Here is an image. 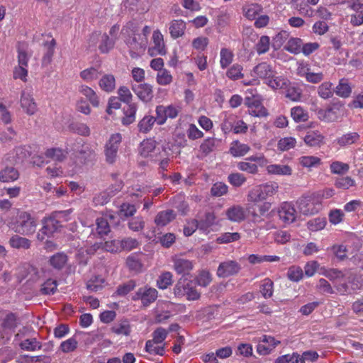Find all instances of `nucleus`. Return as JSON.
I'll use <instances>...</instances> for the list:
<instances>
[{"label":"nucleus","instance_id":"f257e3e1","mask_svg":"<svg viewBox=\"0 0 363 363\" xmlns=\"http://www.w3.org/2000/svg\"><path fill=\"white\" fill-rule=\"evenodd\" d=\"M8 226L16 233L28 236L35 232L37 221L29 213L18 211L16 218L9 222Z\"/></svg>","mask_w":363,"mask_h":363},{"label":"nucleus","instance_id":"f03ea898","mask_svg":"<svg viewBox=\"0 0 363 363\" xmlns=\"http://www.w3.org/2000/svg\"><path fill=\"white\" fill-rule=\"evenodd\" d=\"M322 196L313 193L299 198L297 206L299 211L303 215H313L319 211L321 207Z\"/></svg>","mask_w":363,"mask_h":363},{"label":"nucleus","instance_id":"7ed1b4c3","mask_svg":"<svg viewBox=\"0 0 363 363\" xmlns=\"http://www.w3.org/2000/svg\"><path fill=\"white\" fill-rule=\"evenodd\" d=\"M174 294L177 297L186 296L189 301H196L201 297V294L196 290L191 281L186 278H181L174 287Z\"/></svg>","mask_w":363,"mask_h":363},{"label":"nucleus","instance_id":"20e7f679","mask_svg":"<svg viewBox=\"0 0 363 363\" xmlns=\"http://www.w3.org/2000/svg\"><path fill=\"white\" fill-rule=\"evenodd\" d=\"M59 213H51L42 220L43 227L37 234L38 240L43 241L45 236H50L62 228V224L57 220Z\"/></svg>","mask_w":363,"mask_h":363},{"label":"nucleus","instance_id":"39448f33","mask_svg":"<svg viewBox=\"0 0 363 363\" xmlns=\"http://www.w3.org/2000/svg\"><path fill=\"white\" fill-rule=\"evenodd\" d=\"M125 43L129 49L130 57L136 58L145 52L147 45V38H142L140 35L137 34L126 37Z\"/></svg>","mask_w":363,"mask_h":363},{"label":"nucleus","instance_id":"423d86ee","mask_svg":"<svg viewBox=\"0 0 363 363\" xmlns=\"http://www.w3.org/2000/svg\"><path fill=\"white\" fill-rule=\"evenodd\" d=\"M182 109V106L177 104L157 106L155 112L157 116V124H164L167 118H176L179 116V113H181Z\"/></svg>","mask_w":363,"mask_h":363},{"label":"nucleus","instance_id":"0eeeda50","mask_svg":"<svg viewBox=\"0 0 363 363\" xmlns=\"http://www.w3.org/2000/svg\"><path fill=\"white\" fill-rule=\"evenodd\" d=\"M344 106L342 104H333L325 109H319L318 118L326 123H332L338 120L343 115Z\"/></svg>","mask_w":363,"mask_h":363},{"label":"nucleus","instance_id":"6e6552de","mask_svg":"<svg viewBox=\"0 0 363 363\" xmlns=\"http://www.w3.org/2000/svg\"><path fill=\"white\" fill-rule=\"evenodd\" d=\"M241 269V264L236 260L227 259L219 264L216 275L220 278L235 276L240 273Z\"/></svg>","mask_w":363,"mask_h":363},{"label":"nucleus","instance_id":"1a4fd4ad","mask_svg":"<svg viewBox=\"0 0 363 363\" xmlns=\"http://www.w3.org/2000/svg\"><path fill=\"white\" fill-rule=\"evenodd\" d=\"M157 291L151 287H141L133 296V301L141 300L143 306L147 307L153 303L157 298Z\"/></svg>","mask_w":363,"mask_h":363},{"label":"nucleus","instance_id":"9d476101","mask_svg":"<svg viewBox=\"0 0 363 363\" xmlns=\"http://www.w3.org/2000/svg\"><path fill=\"white\" fill-rule=\"evenodd\" d=\"M121 142V135L119 133L111 136L105 147V155L106 161L112 164L116 161L119 144Z\"/></svg>","mask_w":363,"mask_h":363},{"label":"nucleus","instance_id":"9b49d317","mask_svg":"<svg viewBox=\"0 0 363 363\" xmlns=\"http://www.w3.org/2000/svg\"><path fill=\"white\" fill-rule=\"evenodd\" d=\"M245 105L248 108L250 115L255 117H264L268 115L267 110L262 103L254 97H245Z\"/></svg>","mask_w":363,"mask_h":363},{"label":"nucleus","instance_id":"f8f14e48","mask_svg":"<svg viewBox=\"0 0 363 363\" xmlns=\"http://www.w3.org/2000/svg\"><path fill=\"white\" fill-rule=\"evenodd\" d=\"M152 40L154 45L150 48L148 52L151 56L153 55H164L166 54V48L164 41V37L159 29L153 31Z\"/></svg>","mask_w":363,"mask_h":363},{"label":"nucleus","instance_id":"ddd939ff","mask_svg":"<svg viewBox=\"0 0 363 363\" xmlns=\"http://www.w3.org/2000/svg\"><path fill=\"white\" fill-rule=\"evenodd\" d=\"M131 89L137 96L144 102H149L153 98L152 86L147 83L132 84Z\"/></svg>","mask_w":363,"mask_h":363},{"label":"nucleus","instance_id":"4468645a","mask_svg":"<svg viewBox=\"0 0 363 363\" xmlns=\"http://www.w3.org/2000/svg\"><path fill=\"white\" fill-rule=\"evenodd\" d=\"M278 214L279 218L286 224L295 221L296 218V211L291 203L284 202L280 206Z\"/></svg>","mask_w":363,"mask_h":363},{"label":"nucleus","instance_id":"2eb2a0df","mask_svg":"<svg viewBox=\"0 0 363 363\" xmlns=\"http://www.w3.org/2000/svg\"><path fill=\"white\" fill-rule=\"evenodd\" d=\"M173 268L179 274H189L194 268L193 262L178 256L172 257Z\"/></svg>","mask_w":363,"mask_h":363},{"label":"nucleus","instance_id":"dca6fc26","mask_svg":"<svg viewBox=\"0 0 363 363\" xmlns=\"http://www.w3.org/2000/svg\"><path fill=\"white\" fill-rule=\"evenodd\" d=\"M101 37V43L99 46V49L101 53H108L112 50L115 45V40L110 38L107 33L101 34L99 32H96L91 34V40L96 41Z\"/></svg>","mask_w":363,"mask_h":363},{"label":"nucleus","instance_id":"f3484780","mask_svg":"<svg viewBox=\"0 0 363 363\" xmlns=\"http://www.w3.org/2000/svg\"><path fill=\"white\" fill-rule=\"evenodd\" d=\"M225 215L232 222L240 223L245 220L247 212L240 205H233L226 210Z\"/></svg>","mask_w":363,"mask_h":363},{"label":"nucleus","instance_id":"a211bd4d","mask_svg":"<svg viewBox=\"0 0 363 363\" xmlns=\"http://www.w3.org/2000/svg\"><path fill=\"white\" fill-rule=\"evenodd\" d=\"M43 45V55L41 60V65L43 67H48L52 61V57L55 54V49L56 46V41L52 39L49 41H45Z\"/></svg>","mask_w":363,"mask_h":363},{"label":"nucleus","instance_id":"6ab92c4d","mask_svg":"<svg viewBox=\"0 0 363 363\" xmlns=\"http://www.w3.org/2000/svg\"><path fill=\"white\" fill-rule=\"evenodd\" d=\"M252 72L257 77L266 80V83L276 74L272 67L267 62L258 64L254 67Z\"/></svg>","mask_w":363,"mask_h":363},{"label":"nucleus","instance_id":"aec40b11","mask_svg":"<svg viewBox=\"0 0 363 363\" xmlns=\"http://www.w3.org/2000/svg\"><path fill=\"white\" fill-rule=\"evenodd\" d=\"M186 29V23L182 19H174L169 22V31L172 38L177 39L182 37Z\"/></svg>","mask_w":363,"mask_h":363},{"label":"nucleus","instance_id":"412c9836","mask_svg":"<svg viewBox=\"0 0 363 363\" xmlns=\"http://www.w3.org/2000/svg\"><path fill=\"white\" fill-rule=\"evenodd\" d=\"M177 217L174 210L168 209L160 211L155 218V223L157 227H164L173 221Z\"/></svg>","mask_w":363,"mask_h":363},{"label":"nucleus","instance_id":"4be33fe9","mask_svg":"<svg viewBox=\"0 0 363 363\" xmlns=\"http://www.w3.org/2000/svg\"><path fill=\"white\" fill-rule=\"evenodd\" d=\"M360 135L357 132L345 133L335 140V143L341 147H346L359 143Z\"/></svg>","mask_w":363,"mask_h":363},{"label":"nucleus","instance_id":"5701e85b","mask_svg":"<svg viewBox=\"0 0 363 363\" xmlns=\"http://www.w3.org/2000/svg\"><path fill=\"white\" fill-rule=\"evenodd\" d=\"M21 105L26 113L30 116L35 114L38 109L34 99L30 94L26 92L21 94Z\"/></svg>","mask_w":363,"mask_h":363},{"label":"nucleus","instance_id":"b1692460","mask_svg":"<svg viewBox=\"0 0 363 363\" xmlns=\"http://www.w3.org/2000/svg\"><path fill=\"white\" fill-rule=\"evenodd\" d=\"M298 74L301 77H305L308 82L313 84L320 82L324 77V75L322 72H311L310 68L304 67L298 69Z\"/></svg>","mask_w":363,"mask_h":363},{"label":"nucleus","instance_id":"393cba45","mask_svg":"<svg viewBox=\"0 0 363 363\" xmlns=\"http://www.w3.org/2000/svg\"><path fill=\"white\" fill-rule=\"evenodd\" d=\"M142 253H133L126 259V265L130 271L140 272L143 268Z\"/></svg>","mask_w":363,"mask_h":363},{"label":"nucleus","instance_id":"a878e982","mask_svg":"<svg viewBox=\"0 0 363 363\" xmlns=\"http://www.w3.org/2000/svg\"><path fill=\"white\" fill-rule=\"evenodd\" d=\"M99 86L106 92H112L116 88L115 77L111 74L103 75L99 81Z\"/></svg>","mask_w":363,"mask_h":363},{"label":"nucleus","instance_id":"bb28decb","mask_svg":"<svg viewBox=\"0 0 363 363\" xmlns=\"http://www.w3.org/2000/svg\"><path fill=\"white\" fill-rule=\"evenodd\" d=\"M137 109L136 104H127V106L123 108L124 116L121 119L123 125H128L135 121Z\"/></svg>","mask_w":363,"mask_h":363},{"label":"nucleus","instance_id":"cd10ccee","mask_svg":"<svg viewBox=\"0 0 363 363\" xmlns=\"http://www.w3.org/2000/svg\"><path fill=\"white\" fill-rule=\"evenodd\" d=\"M79 92L84 96L93 106H99V99L93 89L86 85H81L79 87Z\"/></svg>","mask_w":363,"mask_h":363},{"label":"nucleus","instance_id":"c85d7f7f","mask_svg":"<svg viewBox=\"0 0 363 363\" xmlns=\"http://www.w3.org/2000/svg\"><path fill=\"white\" fill-rule=\"evenodd\" d=\"M285 96L292 101H299L301 99L303 91L302 89L296 86L294 84L288 83L285 87Z\"/></svg>","mask_w":363,"mask_h":363},{"label":"nucleus","instance_id":"c756f323","mask_svg":"<svg viewBox=\"0 0 363 363\" xmlns=\"http://www.w3.org/2000/svg\"><path fill=\"white\" fill-rule=\"evenodd\" d=\"M250 150V148L247 144L235 140L231 143L229 152L233 157H238L244 156Z\"/></svg>","mask_w":363,"mask_h":363},{"label":"nucleus","instance_id":"7c9ffc66","mask_svg":"<svg viewBox=\"0 0 363 363\" xmlns=\"http://www.w3.org/2000/svg\"><path fill=\"white\" fill-rule=\"evenodd\" d=\"M9 245L13 248L28 250L31 246V241L26 238L15 235L10 238Z\"/></svg>","mask_w":363,"mask_h":363},{"label":"nucleus","instance_id":"2f4dec72","mask_svg":"<svg viewBox=\"0 0 363 363\" xmlns=\"http://www.w3.org/2000/svg\"><path fill=\"white\" fill-rule=\"evenodd\" d=\"M155 122L157 123V116H145L138 124V130L143 133H147L152 130Z\"/></svg>","mask_w":363,"mask_h":363},{"label":"nucleus","instance_id":"473e14b6","mask_svg":"<svg viewBox=\"0 0 363 363\" xmlns=\"http://www.w3.org/2000/svg\"><path fill=\"white\" fill-rule=\"evenodd\" d=\"M352 86L347 79H341L335 87V94L342 98H348L352 93Z\"/></svg>","mask_w":363,"mask_h":363},{"label":"nucleus","instance_id":"72a5a7b5","mask_svg":"<svg viewBox=\"0 0 363 363\" xmlns=\"http://www.w3.org/2000/svg\"><path fill=\"white\" fill-rule=\"evenodd\" d=\"M223 114V119L220 127L225 133H228L233 130L238 117L233 113H228L227 112H224Z\"/></svg>","mask_w":363,"mask_h":363},{"label":"nucleus","instance_id":"f704fd0d","mask_svg":"<svg viewBox=\"0 0 363 363\" xmlns=\"http://www.w3.org/2000/svg\"><path fill=\"white\" fill-rule=\"evenodd\" d=\"M19 177L17 169L13 167H6L0 171V181L2 182H10L16 180Z\"/></svg>","mask_w":363,"mask_h":363},{"label":"nucleus","instance_id":"c9c22d12","mask_svg":"<svg viewBox=\"0 0 363 363\" xmlns=\"http://www.w3.org/2000/svg\"><path fill=\"white\" fill-rule=\"evenodd\" d=\"M324 137L318 131H310L304 137V142L309 146H320Z\"/></svg>","mask_w":363,"mask_h":363},{"label":"nucleus","instance_id":"e433bc0d","mask_svg":"<svg viewBox=\"0 0 363 363\" xmlns=\"http://www.w3.org/2000/svg\"><path fill=\"white\" fill-rule=\"evenodd\" d=\"M291 116L296 123L306 122L309 118L308 111L300 106L291 109Z\"/></svg>","mask_w":363,"mask_h":363},{"label":"nucleus","instance_id":"4c0bfd02","mask_svg":"<svg viewBox=\"0 0 363 363\" xmlns=\"http://www.w3.org/2000/svg\"><path fill=\"white\" fill-rule=\"evenodd\" d=\"M156 141L152 139L144 140L140 147V153L143 157L151 156L152 152L156 148Z\"/></svg>","mask_w":363,"mask_h":363},{"label":"nucleus","instance_id":"58836bf2","mask_svg":"<svg viewBox=\"0 0 363 363\" xmlns=\"http://www.w3.org/2000/svg\"><path fill=\"white\" fill-rule=\"evenodd\" d=\"M262 11V6L258 4H250L243 7L244 15L250 20L255 19Z\"/></svg>","mask_w":363,"mask_h":363},{"label":"nucleus","instance_id":"ea45409f","mask_svg":"<svg viewBox=\"0 0 363 363\" xmlns=\"http://www.w3.org/2000/svg\"><path fill=\"white\" fill-rule=\"evenodd\" d=\"M101 72L96 67H91L82 70L79 73L80 77L86 82L96 80L101 75Z\"/></svg>","mask_w":363,"mask_h":363},{"label":"nucleus","instance_id":"a19ab883","mask_svg":"<svg viewBox=\"0 0 363 363\" xmlns=\"http://www.w3.org/2000/svg\"><path fill=\"white\" fill-rule=\"evenodd\" d=\"M303 41L299 38H291L289 39L284 49L292 54H298L301 52Z\"/></svg>","mask_w":363,"mask_h":363},{"label":"nucleus","instance_id":"79ce46f5","mask_svg":"<svg viewBox=\"0 0 363 363\" xmlns=\"http://www.w3.org/2000/svg\"><path fill=\"white\" fill-rule=\"evenodd\" d=\"M266 199L262 185L254 187L247 194V201L250 202H258Z\"/></svg>","mask_w":363,"mask_h":363},{"label":"nucleus","instance_id":"37998d69","mask_svg":"<svg viewBox=\"0 0 363 363\" xmlns=\"http://www.w3.org/2000/svg\"><path fill=\"white\" fill-rule=\"evenodd\" d=\"M267 169L269 174L279 175H291L292 172L289 166L284 164H270Z\"/></svg>","mask_w":363,"mask_h":363},{"label":"nucleus","instance_id":"c03bdc74","mask_svg":"<svg viewBox=\"0 0 363 363\" xmlns=\"http://www.w3.org/2000/svg\"><path fill=\"white\" fill-rule=\"evenodd\" d=\"M19 347L23 350L35 351L42 348V344L36 338H28L20 342Z\"/></svg>","mask_w":363,"mask_h":363},{"label":"nucleus","instance_id":"a18cd8bd","mask_svg":"<svg viewBox=\"0 0 363 363\" xmlns=\"http://www.w3.org/2000/svg\"><path fill=\"white\" fill-rule=\"evenodd\" d=\"M69 129L78 135L82 136H89L90 135V128L83 123L73 122L69 125Z\"/></svg>","mask_w":363,"mask_h":363},{"label":"nucleus","instance_id":"49530a36","mask_svg":"<svg viewBox=\"0 0 363 363\" xmlns=\"http://www.w3.org/2000/svg\"><path fill=\"white\" fill-rule=\"evenodd\" d=\"M111 330L117 335H129L130 333V327L127 320H121L114 324Z\"/></svg>","mask_w":363,"mask_h":363},{"label":"nucleus","instance_id":"de8ad7c7","mask_svg":"<svg viewBox=\"0 0 363 363\" xmlns=\"http://www.w3.org/2000/svg\"><path fill=\"white\" fill-rule=\"evenodd\" d=\"M67 257L65 253L58 252L52 255L50 259V264L55 269H61L65 265Z\"/></svg>","mask_w":363,"mask_h":363},{"label":"nucleus","instance_id":"09e8293b","mask_svg":"<svg viewBox=\"0 0 363 363\" xmlns=\"http://www.w3.org/2000/svg\"><path fill=\"white\" fill-rule=\"evenodd\" d=\"M96 232L101 236L106 235L111 231L110 225L106 217L98 218L96 220Z\"/></svg>","mask_w":363,"mask_h":363},{"label":"nucleus","instance_id":"8fccbe9b","mask_svg":"<svg viewBox=\"0 0 363 363\" xmlns=\"http://www.w3.org/2000/svg\"><path fill=\"white\" fill-rule=\"evenodd\" d=\"M67 152L60 148L48 149L45 152V156L54 161L62 162L67 157Z\"/></svg>","mask_w":363,"mask_h":363},{"label":"nucleus","instance_id":"3c124183","mask_svg":"<svg viewBox=\"0 0 363 363\" xmlns=\"http://www.w3.org/2000/svg\"><path fill=\"white\" fill-rule=\"evenodd\" d=\"M289 80L283 76H276L269 79L267 84L272 89H285L286 87Z\"/></svg>","mask_w":363,"mask_h":363},{"label":"nucleus","instance_id":"603ef678","mask_svg":"<svg viewBox=\"0 0 363 363\" xmlns=\"http://www.w3.org/2000/svg\"><path fill=\"white\" fill-rule=\"evenodd\" d=\"M274 283L269 279H264L260 286V292L264 298H271L274 291Z\"/></svg>","mask_w":363,"mask_h":363},{"label":"nucleus","instance_id":"864d4df0","mask_svg":"<svg viewBox=\"0 0 363 363\" xmlns=\"http://www.w3.org/2000/svg\"><path fill=\"white\" fill-rule=\"evenodd\" d=\"M333 84L330 82L322 83L318 89V94L320 97L328 99L333 96Z\"/></svg>","mask_w":363,"mask_h":363},{"label":"nucleus","instance_id":"5fc2aeb1","mask_svg":"<svg viewBox=\"0 0 363 363\" xmlns=\"http://www.w3.org/2000/svg\"><path fill=\"white\" fill-rule=\"evenodd\" d=\"M242 66L239 64H234L226 72V76L231 80H238L243 77Z\"/></svg>","mask_w":363,"mask_h":363},{"label":"nucleus","instance_id":"6e6d98bb","mask_svg":"<svg viewBox=\"0 0 363 363\" xmlns=\"http://www.w3.org/2000/svg\"><path fill=\"white\" fill-rule=\"evenodd\" d=\"M299 162L303 167L311 168L319 166L321 160L315 156H302L299 158Z\"/></svg>","mask_w":363,"mask_h":363},{"label":"nucleus","instance_id":"4d7b16f0","mask_svg":"<svg viewBox=\"0 0 363 363\" xmlns=\"http://www.w3.org/2000/svg\"><path fill=\"white\" fill-rule=\"evenodd\" d=\"M136 287V283L134 280H129L125 283L119 285L116 294L119 296H124L132 291Z\"/></svg>","mask_w":363,"mask_h":363},{"label":"nucleus","instance_id":"13d9d810","mask_svg":"<svg viewBox=\"0 0 363 363\" xmlns=\"http://www.w3.org/2000/svg\"><path fill=\"white\" fill-rule=\"evenodd\" d=\"M237 167L239 170L246 172L249 174H255L258 172V167L256 164L250 161H241L237 163Z\"/></svg>","mask_w":363,"mask_h":363},{"label":"nucleus","instance_id":"bf43d9fd","mask_svg":"<svg viewBox=\"0 0 363 363\" xmlns=\"http://www.w3.org/2000/svg\"><path fill=\"white\" fill-rule=\"evenodd\" d=\"M270 46V39L267 35H262L255 45V49L259 55L268 52Z\"/></svg>","mask_w":363,"mask_h":363},{"label":"nucleus","instance_id":"052dcab7","mask_svg":"<svg viewBox=\"0 0 363 363\" xmlns=\"http://www.w3.org/2000/svg\"><path fill=\"white\" fill-rule=\"evenodd\" d=\"M78 342L74 337H72L61 342L60 350L64 353L74 351L77 348Z\"/></svg>","mask_w":363,"mask_h":363},{"label":"nucleus","instance_id":"680f3d73","mask_svg":"<svg viewBox=\"0 0 363 363\" xmlns=\"http://www.w3.org/2000/svg\"><path fill=\"white\" fill-rule=\"evenodd\" d=\"M350 166L347 163H344L340 161L333 162L330 165V169L331 173L335 174H342L349 171Z\"/></svg>","mask_w":363,"mask_h":363},{"label":"nucleus","instance_id":"e2e57ef3","mask_svg":"<svg viewBox=\"0 0 363 363\" xmlns=\"http://www.w3.org/2000/svg\"><path fill=\"white\" fill-rule=\"evenodd\" d=\"M172 284V274L169 272L162 273L157 279V286L161 289H165Z\"/></svg>","mask_w":363,"mask_h":363},{"label":"nucleus","instance_id":"0e129e2a","mask_svg":"<svg viewBox=\"0 0 363 363\" xmlns=\"http://www.w3.org/2000/svg\"><path fill=\"white\" fill-rule=\"evenodd\" d=\"M287 277L292 281H299L303 278V269L298 266H291L287 271Z\"/></svg>","mask_w":363,"mask_h":363},{"label":"nucleus","instance_id":"69168bd1","mask_svg":"<svg viewBox=\"0 0 363 363\" xmlns=\"http://www.w3.org/2000/svg\"><path fill=\"white\" fill-rule=\"evenodd\" d=\"M354 185L355 181L348 176L337 178L335 182V186L342 189H348Z\"/></svg>","mask_w":363,"mask_h":363},{"label":"nucleus","instance_id":"338daca9","mask_svg":"<svg viewBox=\"0 0 363 363\" xmlns=\"http://www.w3.org/2000/svg\"><path fill=\"white\" fill-rule=\"evenodd\" d=\"M228 182L235 187H240L245 183L247 178L241 173H232L228 177Z\"/></svg>","mask_w":363,"mask_h":363},{"label":"nucleus","instance_id":"774afa93","mask_svg":"<svg viewBox=\"0 0 363 363\" xmlns=\"http://www.w3.org/2000/svg\"><path fill=\"white\" fill-rule=\"evenodd\" d=\"M220 55V67L223 69H225L233 62V53L232 52V51L227 48H222Z\"/></svg>","mask_w":363,"mask_h":363}]
</instances>
